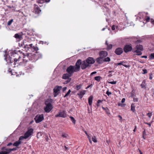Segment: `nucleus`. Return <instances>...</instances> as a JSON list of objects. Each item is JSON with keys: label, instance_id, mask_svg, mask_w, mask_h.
I'll use <instances>...</instances> for the list:
<instances>
[{"label": "nucleus", "instance_id": "16", "mask_svg": "<svg viewBox=\"0 0 154 154\" xmlns=\"http://www.w3.org/2000/svg\"><path fill=\"white\" fill-rule=\"evenodd\" d=\"M34 56L35 57V59L36 60H37L39 59L42 58V54L40 53L38 54V53H37L36 54H35V55H32V57H33Z\"/></svg>", "mask_w": 154, "mask_h": 154}, {"label": "nucleus", "instance_id": "21", "mask_svg": "<svg viewBox=\"0 0 154 154\" xmlns=\"http://www.w3.org/2000/svg\"><path fill=\"white\" fill-rule=\"evenodd\" d=\"M104 58L100 57L97 58V63L101 64L104 62Z\"/></svg>", "mask_w": 154, "mask_h": 154}, {"label": "nucleus", "instance_id": "49", "mask_svg": "<svg viewBox=\"0 0 154 154\" xmlns=\"http://www.w3.org/2000/svg\"><path fill=\"white\" fill-rule=\"evenodd\" d=\"M62 136L63 137L66 138L68 136V135L66 134H63Z\"/></svg>", "mask_w": 154, "mask_h": 154}, {"label": "nucleus", "instance_id": "59", "mask_svg": "<svg viewBox=\"0 0 154 154\" xmlns=\"http://www.w3.org/2000/svg\"><path fill=\"white\" fill-rule=\"evenodd\" d=\"M101 77L100 76H97V82H99Z\"/></svg>", "mask_w": 154, "mask_h": 154}, {"label": "nucleus", "instance_id": "61", "mask_svg": "<svg viewBox=\"0 0 154 154\" xmlns=\"http://www.w3.org/2000/svg\"><path fill=\"white\" fill-rule=\"evenodd\" d=\"M17 150V148L16 147L12 149H10V151H16Z\"/></svg>", "mask_w": 154, "mask_h": 154}, {"label": "nucleus", "instance_id": "54", "mask_svg": "<svg viewBox=\"0 0 154 154\" xmlns=\"http://www.w3.org/2000/svg\"><path fill=\"white\" fill-rule=\"evenodd\" d=\"M7 152L3 150H2V151L0 152V154H7Z\"/></svg>", "mask_w": 154, "mask_h": 154}, {"label": "nucleus", "instance_id": "44", "mask_svg": "<svg viewBox=\"0 0 154 154\" xmlns=\"http://www.w3.org/2000/svg\"><path fill=\"white\" fill-rule=\"evenodd\" d=\"M14 21V20L13 19H11L10 20H9L8 22L7 23V25L8 26H10L12 23Z\"/></svg>", "mask_w": 154, "mask_h": 154}, {"label": "nucleus", "instance_id": "46", "mask_svg": "<svg viewBox=\"0 0 154 154\" xmlns=\"http://www.w3.org/2000/svg\"><path fill=\"white\" fill-rule=\"evenodd\" d=\"M39 43L40 44H42L43 45L45 44V45H48V43L47 42H43V41H39Z\"/></svg>", "mask_w": 154, "mask_h": 154}, {"label": "nucleus", "instance_id": "6", "mask_svg": "<svg viewBox=\"0 0 154 154\" xmlns=\"http://www.w3.org/2000/svg\"><path fill=\"white\" fill-rule=\"evenodd\" d=\"M62 88L61 86H56L53 89L54 95V97H57L59 94V91Z\"/></svg>", "mask_w": 154, "mask_h": 154}, {"label": "nucleus", "instance_id": "9", "mask_svg": "<svg viewBox=\"0 0 154 154\" xmlns=\"http://www.w3.org/2000/svg\"><path fill=\"white\" fill-rule=\"evenodd\" d=\"M34 129L33 128H28L27 131L24 134L25 136L28 138L30 136L32 135L33 133Z\"/></svg>", "mask_w": 154, "mask_h": 154}, {"label": "nucleus", "instance_id": "13", "mask_svg": "<svg viewBox=\"0 0 154 154\" xmlns=\"http://www.w3.org/2000/svg\"><path fill=\"white\" fill-rule=\"evenodd\" d=\"M22 35H23L20 33H18L15 34L14 37L18 41H19L23 39Z\"/></svg>", "mask_w": 154, "mask_h": 154}, {"label": "nucleus", "instance_id": "51", "mask_svg": "<svg viewBox=\"0 0 154 154\" xmlns=\"http://www.w3.org/2000/svg\"><path fill=\"white\" fill-rule=\"evenodd\" d=\"M103 101V100H98L97 102V106H99V104L100 103H101Z\"/></svg>", "mask_w": 154, "mask_h": 154}, {"label": "nucleus", "instance_id": "19", "mask_svg": "<svg viewBox=\"0 0 154 154\" xmlns=\"http://www.w3.org/2000/svg\"><path fill=\"white\" fill-rule=\"evenodd\" d=\"M85 90L82 91L79 93L77 94V95H78L79 98L81 99L83 96L85 94Z\"/></svg>", "mask_w": 154, "mask_h": 154}, {"label": "nucleus", "instance_id": "32", "mask_svg": "<svg viewBox=\"0 0 154 154\" xmlns=\"http://www.w3.org/2000/svg\"><path fill=\"white\" fill-rule=\"evenodd\" d=\"M102 108L103 109V110L105 111V112L107 114L109 115L110 114V113L109 112V110L108 108H107V107L105 108L104 107H103V106H102Z\"/></svg>", "mask_w": 154, "mask_h": 154}, {"label": "nucleus", "instance_id": "27", "mask_svg": "<svg viewBox=\"0 0 154 154\" xmlns=\"http://www.w3.org/2000/svg\"><path fill=\"white\" fill-rule=\"evenodd\" d=\"M33 67L34 66H33V65L31 64H30L29 65L26 66V68L27 70H29L31 71Z\"/></svg>", "mask_w": 154, "mask_h": 154}, {"label": "nucleus", "instance_id": "60", "mask_svg": "<svg viewBox=\"0 0 154 154\" xmlns=\"http://www.w3.org/2000/svg\"><path fill=\"white\" fill-rule=\"evenodd\" d=\"M133 101L134 102H137L138 101V99L137 98H133Z\"/></svg>", "mask_w": 154, "mask_h": 154}, {"label": "nucleus", "instance_id": "4", "mask_svg": "<svg viewBox=\"0 0 154 154\" xmlns=\"http://www.w3.org/2000/svg\"><path fill=\"white\" fill-rule=\"evenodd\" d=\"M4 56L5 57V60L8 62V63H10V65H12V63H13V64L15 65V62H17V61H19L20 59L21 58V57L20 56H19L18 58V59L17 58H14L13 59L14 60V61H13V60H12V58L9 56V58L7 60V55L6 54L4 55Z\"/></svg>", "mask_w": 154, "mask_h": 154}, {"label": "nucleus", "instance_id": "62", "mask_svg": "<svg viewBox=\"0 0 154 154\" xmlns=\"http://www.w3.org/2000/svg\"><path fill=\"white\" fill-rule=\"evenodd\" d=\"M136 43H140L142 42V41L139 39L137 40L135 42Z\"/></svg>", "mask_w": 154, "mask_h": 154}, {"label": "nucleus", "instance_id": "29", "mask_svg": "<svg viewBox=\"0 0 154 154\" xmlns=\"http://www.w3.org/2000/svg\"><path fill=\"white\" fill-rule=\"evenodd\" d=\"M135 104L134 103H132L131 104V110L133 112L135 113L136 111L135 109Z\"/></svg>", "mask_w": 154, "mask_h": 154}, {"label": "nucleus", "instance_id": "55", "mask_svg": "<svg viewBox=\"0 0 154 154\" xmlns=\"http://www.w3.org/2000/svg\"><path fill=\"white\" fill-rule=\"evenodd\" d=\"M143 71V72L142 73L143 74H145L147 72V71L146 69H142Z\"/></svg>", "mask_w": 154, "mask_h": 154}, {"label": "nucleus", "instance_id": "45", "mask_svg": "<svg viewBox=\"0 0 154 154\" xmlns=\"http://www.w3.org/2000/svg\"><path fill=\"white\" fill-rule=\"evenodd\" d=\"M104 62H109L111 60L110 58L109 57L104 58Z\"/></svg>", "mask_w": 154, "mask_h": 154}, {"label": "nucleus", "instance_id": "50", "mask_svg": "<svg viewBox=\"0 0 154 154\" xmlns=\"http://www.w3.org/2000/svg\"><path fill=\"white\" fill-rule=\"evenodd\" d=\"M67 79V80L64 83L65 84H68V83H69V82H70L71 80V78H69V79Z\"/></svg>", "mask_w": 154, "mask_h": 154}, {"label": "nucleus", "instance_id": "8", "mask_svg": "<svg viewBox=\"0 0 154 154\" xmlns=\"http://www.w3.org/2000/svg\"><path fill=\"white\" fill-rule=\"evenodd\" d=\"M133 49L132 45L130 44L129 45H126L125 46L123 50L125 53L131 51Z\"/></svg>", "mask_w": 154, "mask_h": 154}, {"label": "nucleus", "instance_id": "42", "mask_svg": "<svg viewBox=\"0 0 154 154\" xmlns=\"http://www.w3.org/2000/svg\"><path fill=\"white\" fill-rule=\"evenodd\" d=\"M71 92V91L70 89H69L68 92L66 93V94L64 96V97H68V96H70L71 95H70V93Z\"/></svg>", "mask_w": 154, "mask_h": 154}, {"label": "nucleus", "instance_id": "37", "mask_svg": "<svg viewBox=\"0 0 154 154\" xmlns=\"http://www.w3.org/2000/svg\"><path fill=\"white\" fill-rule=\"evenodd\" d=\"M113 45L112 44H109L107 46L106 49L107 50H109L112 49Z\"/></svg>", "mask_w": 154, "mask_h": 154}, {"label": "nucleus", "instance_id": "7", "mask_svg": "<svg viewBox=\"0 0 154 154\" xmlns=\"http://www.w3.org/2000/svg\"><path fill=\"white\" fill-rule=\"evenodd\" d=\"M46 106L44 108L45 111L47 112H49L51 110L53 109V106L51 103H45Z\"/></svg>", "mask_w": 154, "mask_h": 154}, {"label": "nucleus", "instance_id": "12", "mask_svg": "<svg viewBox=\"0 0 154 154\" xmlns=\"http://www.w3.org/2000/svg\"><path fill=\"white\" fill-rule=\"evenodd\" d=\"M85 60L86 62L89 65L91 64H93L95 62V60L94 59L91 57H88Z\"/></svg>", "mask_w": 154, "mask_h": 154}, {"label": "nucleus", "instance_id": "3", "mask_svg": "<svg viewBox=\"0 0 154 154\" xmlns=\"http://www.w3.org/2000/svg\"><path fill=\"white\" fill-rule=\"evenodd\" d=\"M20 47H23L25 51H27L29 50V49H31V48L32 47L33 45L32 44H28L26 40H24L21 43H19Z\"/></svg>", "mask_w": 154, "mask_h": 154}, {"label": "nucleus", "instance_id": "34", "mask_svg": "<svg viewBox=\"0 0 154 154\" xmlns=\"http://www.w3.org/2000/svg\"><path fill=\"white\" fill-rule=\"evenodd\" d=\"M16 55H18L17 53V51L14 50V51L12 52L11 53V57H16Z\"/></svg>", "mask_w": 154, "mask_h": 154}, {"label": "nucleus", "instance_id": "52", "mask_svg": "<svg viewBox=\"0 0 154 154\" xmlns=\"http://www.w3.org/2000/svg\"><path fill=\"white\" fill-rule=\"evenodd\" d=\"M108 83L111 84H116V81H113V82H108Z\"/></svg>", "mask_w": 154, "mask_h": 154}, {"label": "nucleus", "instance_id": "31", "mask_svg": "<svg viewBox=\"0 0 154 154\" xmlns=\"http://www.w3.org/2000/svg\"><path fill=\"white\" fill-rule=\"evenodd\" d=\"M21 141L20 140H18L17 141L15 142L13 144V145L14 146H18L20 144H21Z\"/></svg>", "mask_w": 154, "mask_h": 154}, {"label": "nucleus", "instance_id": "57", "mask_svg": "<svg viewBox=\"0 0 154 154\" xmlns=\"http://www.w3.org/2000/svg\"><path fill=\"white\" fill-rule=\"evenodd\" d=\"M106 94L109 96L112 94V93L111 92L109 91V90H107L106 92Z\"/></svg>", "mask_w": 154, "mask_h": 154}, {"label": "nucleus", "instance_id": "14", "mask_svg": "<svg viewBox=\"0 0 154 154\" xmlns=\"http://www.w3.org/2000/svg\"><path fill=\"white\" fill-rule=\"evenodd\" d=\"M34 9L35 14H38L41 11V10L40 9L38 6L35 4H34Z\"/></svg>", "mask_w": 154, "mask_h": 154}, {"label": "nucleus", "instance_id": "28", "mask_svg": "<svg viewBox=\"0 0 154 154\" xmlns=\"http://www.w3.org/2000/svg\"><path fill=\"white\" fill-rule=\"evenodd\" d=\"M93 99V97L92 96H91L88 99V102L89 105L91 106L92 104V100Z\"/></svg>", "mask_w": 154, "mask_h": 154}, {"label": "nucleus", "instance_id": "15", "mask_svg": "<svg viewBox=\"0 0 154 154\" xmlns=\"http://www.w3.org/2000/svg\"><path fill=\"white\" fill-rule=\"evenodd\" d=\"M60 117L65 118L66 116V112L65 110L60 111L59 112Z\"/></svg>", "mask_w": 154, "mask_h": 154}, {"label": "nucleus", "instance_id": "63", "mask_svg": "<svg viewBox=\"0 0 154 154\" xmlns=\"http://www.w3.org/2000/svg\"><path fill=\"white\" fill-rule=\"evenodd\" d=\"M45 140L46 141H48V135H46L45 137Z\"/></svg>", "mask_w": 154, "mask_h": 154}, {"label": "nucleus", "instance_id": "2", "mask_svg": "<svg viewBox=\"0 0 154 154\" xmlns=\"http://www.w3.org/2000/svg\"><path fill=\"white\" fill-rule=\"evenodd\" d=\"M78 65L79 66V71L80 70V67L81 69H85L88 67H90L91 65L88 64L86 62V60L82 61L81 59H79L77 60L76 63H78Z\"/></svg>", "mask_w": 154, "mask_h": 154}, {"label": "nucleus", "instance_id": "39", "mask_svg": "<svg viewBox=\"0 0 154 154\" xmlns=\"http://www.w3.org/2000/svg\"><path fill=\"white\" fill-rule=\"evenodd\" d=\"M149 57L150 60L154 59V53L151 54Z\"/></svg>", "mask_w": 154, "mask_h": 154}, {"label": "nucleus", "instance_id": "43", "mask_svg": "<svg viewBox=\"0 0 154 154\" xmlns=\"http://www.w3.org/2000/svg\"><path fill=\"white\" fill-rule=\"evenodd\" d=\"M69 118H70L71 120L72 121V122L75 124V122L76 120H75V119L72 116H70L69 117Z\"/></svg>", "mask_w": 154, "mask_h": 154}, {"label": "nucleus", "instance_id": "11", "mask_svg": "<svg viewBox=\"0 0 154 154\" xmlns=\"http://www.w3.org/2000/svg\"><path fill=\"white\" fill-rule=\"evenodd\" d=\"M108 55V52L105 51H102L99 53V55L100 57L104 58L106 57Z\"/></svg>", "mask_w": 154, "mask_h": 154}, {"label": "nucleus", "instance_id": "23", "mask_svg": "<svg viewBox=\"0 0 154 154\" xmlns=\"http://www.w3.org/2000/svg\"><path fill=\"white\" fill-rule=\"evenodd\" d=\"M125 63V62L124 61H121L120 63H118L116 64V65L117 66L119 65H122L125 67L128 68L130 66L129 65H127L125 64H124V63Z\"/></svg>", "mask_w": 154, "mask_h": 154}, {"label": "nucleus", "instance_id": "18", "mask_svg": "<svg viewBox=\"0 0 154 154\" xmlns=\"http://www.w3.org/2000/svg\"><path fill=\"white\" fill-rule=\"evenodd\" d=\"M50 1V0H36V2L38 4L42 5L43 3L45 2L46 3H48Z\"/></svg>", "mask_w": 154, "mask_h": 154}, {"label": "nucleus", "instance_id": "26", "mask_svg": "<svg viewBox=\"0 0 154 154\" xmlns=\"http://www.w3.org/2000/svg\"><path fill=\"white\" fill-rule=\"evenodd\" d=\"M135 48L137 49L136 50L142 51L143 50V46L142 45H137L136 46Z\"/></svg>", "mask_w": 154, "mask_h": 154}, {"label": "nucleus", "instance_id": "33", "mask_svg": "<svg viewBox=\"0 0 154 154\" xmlns=\"http://www.w3.org/2000/svg\"><path fill=\"white\" fill-rule=\"evenodd\" d=\"M146 82L145 81H143L142 82V84L140 85V86L142 88L145 89L146 88Z\"/></svg>", "mask_w": 154, "mask_h": 154}, {"label": "nucleus", "instance_id": "53", "mask_svg": "<svg viewBox=\"0 0 154 154\" xmlns=\"http://www.w3.org/2000/svg\"><path fill=\"white\" fill-rule=\"evenodd\" d=\"M146 115L148 116L149 118H150L152 116V113L151 112H149L146 114Z\"/></svg>", "mask_w": 154, "mask_h": 154}, {"label": "nucleus", "instance_id": "24", "mask_svg": "<svg viewBox=\"0 0 154 154\" xmlns=\"http://www.w3.org/2000/svg\"><path fill=\"white\" fill-rule=\"evenodd\" d=\"M10 149H11L6 148V147H3L1 148L2 150H5V152H7V154H9L11 152V151H10Z\"/></svg>", "mask_w": 154, "mask_h": 154}, {"label": "nucleus", "instance_id": "35", "mask_svg": "<svg viewBox=\"0 0 154 154\" xmlns=\"http://www.w3.org/2000/svg\"><path fill=\"white\" fill-rule=\"evenodd\" d=\"M31 50H33V51H35V53H38L37 52V51L38 50V48L37 47H35L34 46H32V47L31 48Z\"/></svg>", "mask_w": 154, "mask_h": 154}, {"label": "nucleus", "instance_id": "47", "mask_svg": "<svg viewBox=\"0 0 154 154\" xmlns=\"http://www.w3.org/2000/svg\"><path fill=\"white\" fill-rule=\"evenodd\" d=\"M12 70L11 68H9L8 70V73L11 74V75H13V72L12 71Z\"/></svg>", "mask_w": 154, "mask_h": 154}, {"label": "nucleus", "instance_id": "5", "mask_svg": "<svg viewBox=\"0 0 154 154\" xmlns=\"http://www.w3.org/2000/svg\"><path fill=\"white\" fill-rule=\"evenodd\" d=\"M44 119V115L41 114V115H38L34 118V120L35 122L37 123H39Z\"/></svg>", "mask_w": 154, "mask_h": 154}, {"label": "nucleus", "instance_id": "17", "mask_svg": "<svg viewBox=\"0 0 154 154\" xmlns=\"http://www.w3.org/2000/svg\"><path fill=\"white\" fill-rule=\"evenodd\" d=\"M30 55H31V54H28L26 55H24L23 59V62H27L28 61V59H30L29 57Z\"/></svg>", "mask_w": 154, "mask_h": 154}, {"label": "nucleus", "instance_id": "10", "mask_svg": "<svg viewBox=\"0 0 154 154\" xmlns=\"http://www.w3.org/2000/svg\"><path fill=\"white\" fill-rule=\"evenodd\" d=\"M123 52V49L119 47L116 48L114 53L117 55H119L122 54Z\"/></svg>", "mask_w": 154, "mask_h": 154}, {"label": "nucleus", "instance_id": "58", "mask_svg": "<svg viewBox=\"0 0 154 154\" xmlns=\"http://www.w3.org/2000/svg\"><path fill=\"white\" fill-rule=\"evenodd\" d=\"M92 140L94 143L96 142V139L95 136H94V137H92Z\"/></svg>", "mask_w": 154, "mask_h": 154}, {"label": "nucleus", "instance_id": "48", "mask_svg": "<svg viewBox=\"0 0 154 154\" xmlns=\"http://www.w3.org/2000/svg\"><path fill=\"white\" fill-rule=\"evenodd\" d=\"M42 135V133L41 132H39L37 133V137L38 138H39L40 137H41Z\"/></svg>", "mask_w": 154, "mask_h": 154}, {"label": "nucleus", "instance_id": "25", "mask_svg": "<svg viewBox=\"0 0 154 154\" xmlns=\"http://www.w3.org/2000/svg\"><path fill=\"white\" fill-rule=\"evenodd\" d=\"M10 149H11L6 148V147H3L1 148L2 150H5V152H7V154H9L11 152V151H10Z\"/></svg>", "mask_w": 154, "mask_h": 154}, {"label": "nucleus", "instance_id": "64", "mask_svg": "<svg viewBox=\"0 0 154 154\" xmlns=\"http://www.w3.org/2000/svg\"><path fill=\"white\" fill-rule=\"evenodd\" d=\"M151 23L153 25H154V20L152 18L151 19Z\"/></svg>", "mask_w": 154, "mask_h": 154}, {"label": "nucleus", "instance_id": "1", "mask_svg": "<svg viewBox=\"0 0 154 154\" xmlns=\"http://www.w3.org/2000/svg\"><path fill=\"white\" fill-rule=\"evenodd\" d=\"M78 63H75V66L70 65L66 69V71L68 73L70 74V75H72L73 73L74 72H77L79 71V66L78 65Z\"/></svg>", "mask_w": 154, "mask_h": 154}, {"label": "nucleus", "instance_id": "40", "mask_svg": "<svg viewBox=\"0 0 154 154\" xmlns=\"http://www.w3.org/2000/svg\"><path fill=\"white\" fill-rule=\"evenodd\" d=\"M125 39H128V41L129 42H134V41L133 39L132 38H125Z\"/></svg>", "mask_w": 154, "mask_h": 154}, {"label": "nucleus", "instance_id": "30", "mask_svg": "<svg viewBox=\"0 0 154 154\" xmlns=\"http://www.w3.org/2000/svg\"><path fill=\"white\" fill-rule=\"evenodd\" d=\"M133 53H136L137 54L136 55L138 56H140L142 55V53L141 52V51L140 50H133L132 51Z\"/></svg>", "mask_w": 154, "mask_h": 154}, {"label": "nucleus", "instance_id": "38", "mask_svg": "<svg viewBox=\"0 0 154 154\" xmlns=\"http://www.w3.org/2000/svg\"><path fill=\"white\" fill-rule=\"evenodd\" d=\"M145 20H146V22H149L150 21V20H151V19L149 17L146 16L145 18Z\"/></svg>", "mask_w": 154, "mask_h": 154}, {"label": "nucleus", "instance_id": "22", "mask_svg": "<svg viewBox=\"0 0 154 154\" xmlns=\"http://www.w3.org/2000/svg\"><path fill=\"white\" fill-rule=\"evenodd\" d=\"M70 74L69 73H66L64 74L63 75L62 78L63 79H69V77H71L72 75H70Z\"/></svg>", "mask_w": 154, "mask_h": 154}, {"label": "nucleus", "instance_id": "56", "mask_svg": "<svg viewBox=\"0 0 154 154\" xmlns=\"http://www.w3.org/2000/svg\"><path fill=\"white\" fill-rule=\"evenodd\" d=\"M81 87V85H77L76 86V89L77 90H79L80 88Z\"/></svg>", "mask_w": 154, "mask_h": 154}, {"label": "nucleus", "instance_id": "36", "mask_svg": "<svg viewBox=\"0 0 154 154\" xmlns=\"http://www.w3.org/2000/svg\"><path fill=\"white\" fill-rule=\"evenodd\" d=\"M131 94V97H134L136 95V94L135 93V90L134 89H133L131 92L130 93Z\"/></svg>", "mask_w": 154, "mask_h": 154}, {"label": "nucleus", "instance_id": "20", "mask_svg": "<svg viewBox=\"0 0 154 154\" xmlns=\"http://www.w3.org/2000/svg\"><path fill=\"white\" fill-rule=\"evenodd\" d=\"M98 1L97 2L98 4L100 5L103 6L106 9L108 7L106 5V4L104 3V2L102 0H98Z\"/></svg>", "mask_w": 154, "mask_h": 154}, {"label": "nucleus", "instance_id": "41", "mask_svg": "<svg viewBox=\"0 0 154 154\" xmlns=\"http://www.w3.org/2000/svg\"><path fill=\"white\" fill-rule=\"evenodd\" d=\"M25 136V135L24 134V136H20L19 139V140L21 141V140H23V139H27V137Z\"/></svg>", "mask_w": 154, "mask_h": 154}]
</instances>
